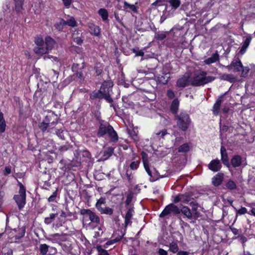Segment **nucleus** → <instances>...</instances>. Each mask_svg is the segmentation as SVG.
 I'll return each mask as SVG.
<instances>
[{
	"mask_svg": "<svg viewBox=\"0 0 255 255\" xmlns=\"http://www.w3.org/2000/svg\"><path fill=\"white\" fill-rule=\"evenodd\" d=\"M132 51L135 54L136 56H143L144 55V52L141 50H139L138 48H133Z\"/></svg>",
	"mask_w": 255,
	"mask_h": 255,
	"instance_id": "6e6d98bb",
	"label": "nucleus"
},
{
	"mask_svg": "<svg viewBox=\"0 0 255 255\" xmlns=\"http://www.w3.org/2000/svg\"><path fill=\"white\" fill-rule=\"evenodd\" d=\"M81 214L83 215H87L89 217L90 220L91 222L96 224L100 223V218L96 214V213L92 211L90 209H83L80 211Z\"/></svg>",
	"mask_w": 255,
	"mask_h": 255,
	"instance_id": "0eeeda50",
	"label": "nucleus"
},
{
	"mask_svg": "<svg viewBox=\"0 0 255 255\" xmlns=\"http://www.w3.org/2000/svg\"><path fill=\"white\" fill-rule=\"evenodd\" d=\"M178 246L177 244L175 242H172L169 245V250L170 252L173 253H176L178 252Z\"/></svg>",
	"mask_w": 255,
	"mask_h": 255,
	"instance_id": "4c0bfd02",
	"label": "nucleus"
},
{
	"mask_svg": "<svg viewBox=\"0 0 255 255\" xmlns=\"http://www.w3.org/2000/svg\"><path fill=\"white\" fill-rule=\"evenodd\" d=\"M118 242V239H113L110 241H108L106 243H105L104 245V247L105 248H107L108 246L113 245L116 243Z\"/></svg>",
	"mask_w": 255,
	"mask_h": 255,
	"instance_id": "052dcab7",
	"label": "nucleus"
},
{
	"mask_svg": "<svg viewBox=\"0 0 255 255\" xmlns=\"http://www.w3.org/2000/svg\"><path fill=\"white\" fill-rule=\"evenodd\" d=\"M96 249L98 252V255H109L108 252L105 249H103L101 246H97Z\"/></svg>",
	"mask_w": 255,
	"mask_h": 255,
	"instance_id": "49530a36",
	"label": "nucleus"
},
{
	"mask_svg": "<svg viewBox=\"0 0 255 255\" xmlns=\"http://www.w3.org/2000/svg\"><path fill=\"white\" fill-rule=\"evenodd\" d=\"M142 162L143 163L144 166L145 165H149L148 164V155L144 151H142L141 153Z\"/></svg>",
	"mask_w": 255,
	"mask_h": 255,
	"instance_id": "8fccbe9b",
	"label": "nucleus"
},
{
	"mask_svg": "<svg viewBox=\"0 0 255 255\" xmlns=\"http://www.w3.org/2000/svg\"><path fill=\"white\" fill-rule=\"evenodd\" d=\"M167 96L169 99H172L175 97L174 92L171 89H168L167 91Z\"/></svg>",
	"mask_w": 255,
	"mask_h": 255,
	"instance_id": "680f3d73",
	"label": "nucleus"
},
{
	"mask_svg": "<svg viewBox=\"0 0 255 255\" xmlns=\"http://www.w3.org/2000/svg\"><path fill=\"white\" fill-rule=\"evenodd\" d=\"M56 124V122H51V117L47 116L43 121L39 123L38 128L43 133L50 132L51 130L55 127Z\"/></svg>",
	"mask_w": 255,
	"mask_h": 255,
	"instance_id": "423d86ee",
	"label": "nucleus"
},
{
	"mask_svg": "<svg viewBox=\"0 0 255 255\" xmlns=\"http://www.w3.org/2000/svg\"><path fill=\"white\" fill-rule=\"evenodd\" d=\"M231 162L234 167H239L242 165V158L239 155H236L232 158Z\"/></svg>",
	"mask_w": 255,
	"mask_h": 255,
	"instance_id": "f3484780",
	"label": "nucleus"
},
{
	"mask_svg": "<svg viewBox=\"0 0 255 255\" xmlns=\"http://www.w3.org/2000/svg\"><path fill=\"white\" fill-rule=\"evenodd\" d=\"M250 68L248 67H244L243 65H242V68L241 71H242V76L244 77H246L248 74Z\"/></svg>",
	"mask_w": 255,
	"mask_h": 255,
	"instance_id": "4d7b16f0",
	"label": "nucleus"
},
{
	"mask_svg": "<svg viewBox=\"0 0 255 255\" xmlns=\"http://www.w3.org/2000/svg\"><path fill=\"white\" fill-rule=\"evenodd\" d=\"M189 150V146L187 143H184L179 146L178 151L180 152H187Z\"/></svg>",
	"mask_w": 255,
	"mask_h": 255,
	"instance_id": "09e8293b",
	"label": "nucleus"
},
{
	"mask_svg": "<svg viewBox=\"0 0 255 255\" xmlns=\"http://www.w3.org/2000/svg\"><path fill=\"white\" fill-rule=\"evenodd\" d=\"M74 41L78 45H81L83 42V40L80 37H74L73 36Z\"/></svg>",
	"mask_w": 255,
	"mask_h": 255,
	"instance_id": "e2e57ef3",
	"label": "nucleus"
},
{
	"mask_svg": "<svg viewBox=\"0 0 255 255\" xmlns=\"http://www.w3.org/2000/svg\"><path fill=\"white\" fill-rule=\"evenodd\" d=\"M168 2L172 7V8L174 9H177L181 4L180 0H169Z\"/></svg>",
	"mask_w": 255,
	"mask_h": 255,
	"instance_id": "e433bc0d",
	"label": "nucleus"
},
{
	"mask_svg": "<svg viewBox=\"0 0 255 255\" xmlns=\"http://www.w3.org/2000/svg\"><path fill=\"white\" fill-rule=\"evenodd\" d=\"M124 7L125 9L129 8L133 12H134V13L137 12V7L135 5L130 4L127 1H125L124 3Z\"/></svg>",
	"mask_w": 255,
	"mask_h": 255,
	"instance_id": "72a5a7b5",
	"label": "nucleus"
},
{
	"mask_svg": "<svg viewBox=\"0 0 255 255\" xmlns=\"http://www.w3.org/2000/svg\"><path fill=\"white\" fill-rule=\"evenodd\" d=\"M11 168L10 166H6L5 167L3 174L6 176L11 173Z\"/></svg>",
	"mask_w": 255,
	"mask_h": 255,
	"instance_id": "69168bd1",
	"label": "nucleus"
},
{
	"mask_svg": "<svg viewBox=\"0 0 255 255\" xmlns=\"http://www.w3.org/2000/svg\"><path fill=\"white\" fill-rule=\"evenodd\" d=\"M193 199L191 198V197L188 195H181V202L184 203L189 204L190 202H191Z\"/></svg>",
	"mask_w": 255,
	"mask_h": 255,
	"instance_id": "a18cd8bd",
	"label": "nucleus"
},
{
	"mask_svg": "<svg viewBox=\"0 0 255 255\" xmlns=\"http://www.w3.org/2000/svg\"><path fill=\"white\" fill-rule=\"evenodd\" d=\"M34 52L38 55H43L48 52L49 50L45 47L41 46H36L33 49Z\"/></svg>",
	"mask_w": 255,
	"mask_h": 255,
	"instance_id": "b1692460",
	"label": "nucleus"
},
{
	"mask_svg": "<svg viewBox=\"0 0 255 255\" xmlns=\"http://www.w3.org/2000/svg\"><path fill=\"white\" fill-rule=\"evenodd\" d=\"M145 170L147 172L148 175L150 176L149 180L151 182H153L156 181L158 179L157 176L155 175V173H153L154 175L152 174L151 171L149 169V165H145L144 166Z\"/></svg>",
	"mask_w": 255,
	"mask_h": 255,
	"instance_id": "a878e982",
	"label": "nucleus"
},
{
	"mask_svg": "<svg viewBox=\"0 0 255 255\" xmlns=\"http://www.w3.org/2000/svg\"><path fill=\"white\" fill-rule=\"evenodd\" d=\"M99 14L102 17L103 21H105L108 19V12L105 8H100L98 11Z\"/></svg>",
	"mask_w": 255,
	"mask_h": 255,
	"instance_id": "c85d7f7f",
	"label": "nucleus"
},
{
	"mask_svg": "<svg viewBox=\"0 0 255 255\" xmlns=\"http://www.w3.org/2000/svg\"><path fill=\"white\" fill-rule=\"evenodd\" d=\"M221 160L223 163L227 166H229V160L226 148L222 146L221 147Z\"/></svg>",
	"mask_w": 255,
	"mask_h": 255,
	"instance_id": "2eb2a0df",
	"label": "nucleus"
},
{
	"mask_svg": "<svg viewBox=\"0 0 255 255\" xmlns=\"http://www.w3.org/2000/svg\"><path fill=\"white\" fill-rule=\"evenodd\" d=\"M189 205L192 207V210L194 215V219L196 220L200 216V213L198 211L199 204L196 201L192 200L189 203Z\"/></svg>",
	"mask_w": 255,
	"mask_h": 255,
	"instance_id": "ddd939ff",
	"label": "nucleus"
},
{
	"mask_svg": "<svg viewBox=\"0 0 255 255\" xmlns=\"http://www.w3.org/2000/svg\"><path fill=\"white\" fill-rule=\"evenodd\" d=\"M99 137L108 136L111 142H116L119 137L113 127L107 122L101 123L97 133Z\"/></svg>",
	"mask_w": 255,
	"mask_h": 255,
	"instance_id": "f257e3e1",
	"label": "nucleus"
},
{
	"mask_svg": "<svg viewBox=\"0 0 255 255\" xmlns=\"http://www.w3.org/2000/svg\"><path fill=\"white\" fill-rule=\"evenodd\" d=\"M132 198L133 194L132 193H129L127 195L126 201L125 202L127 208L128 207H129L130 206H133V205L131 204Z\"/></svg>",
	"mask_w": 255,
	"mask_h": 255,
	"instance_id": "79ce46f5",
	"label": "nucleus"
},
{
	"mask_svg": "<svg viewBox=\"0 0 255 255\" xmlns=\"http://www.w3.org/2000/svg\"><path fill=\"white\" fill-rule=\"evenodd\" d=\"M226 188L230 190H233L237 188V185L234 181L232 180H228L225 184Z\"/></svg>",
	"mask_w": 255,
	"mask_h": 255,
	"instance_id": "473e14b6",
	"label": "nucleus"
},
{
	"mask_svg": "<svg viewBox=\"0 0 255 255\" xmlns=\"http://www.w3.org/2000/svg\"><path fill=\"white\" fill-rule=\"evenodd\" d=\"M242 63L239 59L234 60L230 65L227 66L229 70H233V72H239L241 71Z\"/></svg>",
	"mask_w": 255,
	"mask_h": 255,
	"instance_id": "1a4fd4ad",
	"label": "nucleus"
},
{
	"mask_svg": "<svg viewBox=\"0 0 255 255\" xmlns=\"http://www.w3.org/2000/svg\"><path fill=\"white\" fill-rule=\"evenodd\" d=\"M65 25H67L71 27H75L77 25V22L73 17L70 18L69 19L65 21Z\"/></svg>",
	"mask_w": 255,
	"mask_h": 255,
	"instance_id": "37998d69",
	"label": "nucleus"
},
{
	"mask_svg": "<svg viewBox=\"0 0 255 255\" xmlns=\"http://www.w3.org/2000/svg\"><path fill=\"white\" fill-rule=\"evenodd\" d=\"M222 167L221 163L219 159L212 160L208 164V168L214 172L219 171Z\"/></svg>",
	"mask_w": 255,
	"mask_h": 255,
	"instance_id": "9d476101",
	"label": "nucleus"
},
{
	"mask_svg": "<svg viewBox=\"0 0 255 255\" xmlns=\"http://www.w3.org/2000/svg\"><path fill=\"white\" fill-rule=\"evenodd\" d=\"M14 9L17 13H19L23 9L24 0H13Z\"/></svg>",
	"mask_w": 255,
	"mask_h": 255,
	"instance_id": "aec40b11",
	"label": "nucleus"
},
{
	"mask_svg": "<svg viewBox=\"0 0 255 255\" xmlns=\"http://www.w3.org/2000/svg\"><path fill=\"white\" fill-rule=\"evenodd\" d=\"M250 41H251V39L248 38H247L245 40V41L243 44V45L242 46V49L241 51H242L243 49H246L249 46L250 43Z\"/></svg>",
	"mask_w": 255,
	"mask_h": 255,
	"instance_id": "0e129e2a",
	"label": "nucleus"
},
{
	"mask_svg": "<svg viewBox=\"0 0 255 255\" xmlns=\"http://www.w3.org/2000/svg\"><path fill=\"white\" fill-rule=\"evenodd\" d=\"M114 148L113 147H109L105 151H104L103 155L104 159H107L111 156L114 152Z\"/></svg>",
	"mask_w": 255,
	"mask_h": 255,
	"instance_id": "7c9ffc66",
	"label": "nucleus"
},
{
	"mask_svg": "<svg viewBox=\"0 0 255 255\" xmlns=\"http://www.w3.org/2000/svg\"><path fill=\"white\" fill-rule=\"evenodd\" d=\"M58 215L57 213L50 214L49 217L45 218L44 223L46 225L50 224L55 219Z\"/></svg>",
	"mask_w": 255,
	"mask_h": 255,
	"instance_id": "cd10ccee",
	"label": "nucleus"
},
{
	"mask_svg": "<svg viewBox=\"0 0 255 255\" xmlns=\"http://www.w3.org/2000/svg\"><path fill=\"white\" fill-rule=\"evenodd\" d=\"M215 79V77L207 76L206 72L200 71L192 78L191 85L193 86H203L213 81Z\"/></svg>",
	"mask_w": 255,
	"mask_h": 255,
	"instance_id": "7ed1b4c3",
	"label": "nucleus"
},
{
	"mask_svg": "<svg viewBox=\"0 0 255 255\" xmlns=\"http://www.w3.org/2000/svg\"><path fill=\"white\" fill-rule=\"evenodd\" d=\"M90 33L95 35L99 36L100 34L101 30L99 26L95 25L94 24H91L89 25Z\"/></svg>",
	"mask_w": 255,
	"mask_h": 255,
	"instance_id": "5701e85b",
	"label": "nucleus"
},
{
	"mask_svg": "<svg viewBox=\"0 0 255 255\" xmlns=\"http://www.w3.org/2000/svg\"><path fill=\"white\" fill-rule=\"evenodd\" d=\"M46 47L49 51L51 50L55 44V41L50 36H47L45 38Z\"/></svg>",
	"mask_w": 255,
	"mask_h": 255,
	"instance_id": "412c9836",
	"label": "nucleus"
},
{
	"mask_svg": "<svg viewBox=\"0 0 255 255\" xmlns=\"http://www.w3.org/2000/svg\"><path fill=\"white\" fill-rule=\"evenodd\" d=\"M19 190L18 194L14 195L13 200L16 203L19 210H22L26 204V189L24 185L20 182H18Z\"/></svg>",
	"mask_w": 255,
	"mask_h": 255,
	"instance_id": "20e7f679",
	"label": "nucleus"
},
{
	"mask_svg": "<svg viewBox=\"0 0 255 255\" xmlns=\"http://www.w3.org/2000/svg\"><path fill=\"white\" fill-rule=\"evenodd\" d=\"M134 214L133 206H130L127 208V211L125 216L124 217L125 219V228H127L128 226H130L132 224V219Z\"/></svg>",
	"mask_w": 255,
	"mask_h": 255,
	"instance_id": "6e6552de",
	"label": "nucleus"
},
{
	"mask_svg": "<svg viewBox=\"0 0 255 255\" xmlns=\"http://www.w3.org/2000/svg\"><path fill=\"white\" fill-rule=\"evenodd\" d=\"M224 175L222 173H218L212 179V184L215 186H219L222 183L224 179Z\"/></svg>",
	"mask_w": 255,
	"mask_h": 255,
	"instance_id": "f8f14e48",
	"label": "nucleus"
},
{
	"mask_svg": "<svg viewBox=\"0 0 255 255\" xmlns=\"http://www.w3.org/2000/svg\"><path fill=\"white\" fill-rule=\"evenodd\" d=\"M49 246L45 244H41L39 246V251L42 255H46L48 251Z\"/></svg>",
	"mask_w": 255,
	"mask_h": 255,
	"instance_id": "c9c22d12",
	"label": "nucleus"
},
{
	"mask_svg": "<svg viewBox=\"0 0 255 255\" xmlns=\"http://www.w3.org/2000/svg\"><path fill=\"white\" fill-rule=\"evenodd\" d=\"M6 124L5 122L0 123V133H3L5 130Z\"/></svg>",
	"mask_w": 255,
	"mask_h": 255,
	"instance_id": "338daca9",
	"label": "nucleus"
},
{
	"mask_svg": "<svg viewBox=\"0 0 255 255\" xmlns=\"http://www.w3.org/2000/svg\"><path fill=\"white\" fill-rule=\"evenodd\" d=\"M170 32L173 33L174 37L177 36V35H181V30L177 28L173 27L170 30Z\"/></svg>",
	"mask_w": 255,
	"mask_h": 255,
	"instance_id": "bf43d9fd",
	"label": "nucleus"
},
{
	"mask_svg": "<svg viewBox=\"0 0 255 255\" xmlns=\"http://www.w3.org/2000/svg\"><path fill=\"white\" fill-rule=\"evenodd\" d=\"M65 26V20L63 19H61L60 21L55 23L54 26L56 29L58 31H62L64 28V26Z\"/></svg>",
	"mask_w": 255,
	"mask_h": 255,
	"instance_id": "f704fd0d",
	"label": "nucleus"
},
{
	"mask_svg": "<svg viewBox=\"0 0 255 255\" xmlns=\"http://www.w3.org/2000/svg\"><path fill=\"white\" fill-rule=\"evenodd\" d=\"M95 70L97 76L101 75L103 72V66L102 65H97L95 67Z\"/></svg>",
	"mask_w": 255,
	"mask_h": 255,
	"instance_id": "603ef678",
	"label": "nucleus"
},
{
	"mask_svg": "<svg viewBox=\"0 0 255 255\" xmlns=\"http://www.w3.org/2000/svg\"><path fill=\"white\" fill-rule=\"evenodd\" d=\"M182 213L187 219H192L194 218V215L191 212V210L187 206H182L180 209Z\"/></svg>",
	"mask_w": 255,
	"mask_h": 255,
	"instance_id": "dca6fc26",
	"label": "nucleus"
},
{
	"mask_svg": "<svg viewBox=\"0 0 255 255\" xmlns=\"http://www.w3.org/2000/svg\"><path fill=\"white\" fill-rule=\"evenodd\" d=\"M166 32H157L155 34V38L157 40H163L166 37Z\"/></svg>",
	"mask_w": 255,
	"mask_h": 255,
	"instance_id": "ea45409f",
	"label": "nucleus"
},
{
	"mask_svg": "<svg viewBox=\"0 0 255 255\" xmlns=\"http://www.w3.org/2000/svg\"><path fill=\"white\" fill-rule=\"evenodd\" d=\"M98 211L101 214H107V215H112L113 213V211H114L113 209H112L110 207H102L100 209H99Z\"/></svg>",
	"mask_w": 255,
	"mask_h": 255,
	"instance_id": "2f4dec72",
	"label": "nucleus"
},
{
	"mask_svg": "<svg viewBox=\"0 0 255 255\" xmlns=\"http://www.w3.org/2000/svg\"><path fill=\"white\" fill-rule=\"evenodd\" d=\"M190 83L189 77L188 75H183L178 79L176 82L177 86L184 88L189 85Z\"/></svg>",
	"mask_w": 255,
	"mask_h": 255,
	"instance_id": "9b49d317",
	"label": "nucleus"
},
{
	"mask_svg": "<svg viewBox=\"0 0 255 255\" xmlns=\"http://www.w3.org/2000/svg\"><path fill=\"white\" fill-rule=\"evenodd\" d=\"M106 203V199L104 197H101L97 202L96 204V207L98 210L100 209L102 204H104Z\"/></svg>",
	"mask_w": 255,
	"mask_h": 255,
	"instance_id": "a19ab883",
	"label": "nucleus"
},
{
	"mask_svg": "<svg viewBox=\"0 0 255 255\" xmlns=\"http://www.w3.org/2000/svg\"><path fill=\"white\" fill-rule=\"evenodd\" d=\"M174 120L176 122L177 127L182 131H186L192 123L189 115L184 111H181L178 114L175 115Z\"/></svg>",
	"mask_w": 255,
	"mask_h": 255,
	"instance_id": "f03ea898",
	"label": "nucleus"
},
{
	"mask_svg": "<svg viewBox=\"0 0 255 255\" xmlns=\"http://www.w3.org/2000/svg\"><path fill=\"white\" fill-rule=\"evenodd\" d=\"M172 213L170 204L166 206L159 215L160 218H163Z\"/></svg>",
	"mask_w": 255,
	"mask_h": 255,
	"instance_id": "c756f323",
	"label": "nucleus"
},
{
	"mask_svg": "<svg viewBox=\"0 0 255 255\" xmlns=\"http://www.w3.org/2000/svg\"><path fill=\"white\" fill-rule=\"evenodd\" d=\"M220 79L222 80L229 81L231 83H235L237 81V79L232 74H225L221 75Z\"/></svg>",
	"mask_w": 255,
	"mask_h": 255,
	"instance_id": "4be33fe9",
	"label": "nucleus"
},
{
	"mask_svg": "<svg viewBox=\"0 0 255 255\" xmlns=\"http://www.w3.org/2000/svg\"><path fill=\"white\" fill-rule=\"evenodd\" d=\"M222 99V97H220L213 106V112L215 115H217L219 112L220 107L223 101Z\"/></svg>",
	"mask_w": 255,
	"mask_h": 255,
	"instance_id": "393cba45",
	"label": "nucleus"
},
{
	"mask_svg": "<svg viewBox=\"0 0 255 255\" xmlns=\"http://www.w3.org/2000/svg\"><path fill=\"white\" fill-rule=\"evenodd\" d=\"M219 60V55L218 53V51H216L215 53H214L211 57L205 59L204 60V63L206 64H210L211 63H215L217 61Z\"/></svg>",
	"mask_w": 255,
	"mask_h": 255,
	"instance_id": "6ab92c4d",
	"label": "nucleus"
},
{
	"mask_svg": "<svg viewBox=\"0 0 255 255\" xmlns=\"http://www.w3.org/2000/svg\"><path fill=\"white\" fill-rule=\"evenodd\" d=\"M34 42L37 46H43L44 44L43 38L40 36L35 37Z\"/></svg>",
	"mask_w": 255,
	"mask_h": 255,
	"instance_id": "3c124183",
	"label": "nucleus"
},
{
	"mask_svg": "<svg viewBox=\"0 0 255 255\" xmlns=\"http://www.w3.org/2000/svg\"><path fill=\"white\" fill-rule=\"evenodd\" d=\"M102 90H103V89H100L98 91L93 92L90 95V98L92 100L96 99V98L101 99H104L103 96L102 95V94L101 93Z\"/></svg>",
	"mask_w": 255,
	"mask_h": 255,
	"instance_id": "bb28decb",
	"label": "nucleus"
},
{
	"mask_svg": "<svg viewBox=\"0 0 255 255\" xmlns=\"http://www.w3.org/2000/svg\"><path fill=\"white\" fill-rule=\"evenodd\" d=\"M171 206V212L175 215L179 214L181 213L180 209H179L176 205L171 203L170 204Z\"/></svg>",
	"mask_w": 255,
	"mask_h": 255,
	"instance_id": "c03bdc74",
	"label": "nucleus"
},
{
	"mask_svg": "<svg viewBox=\"0 0 255 255\" xmlns=\"http://www.w3.org/2000/svg\"><path fill=\"white\" fill-rule=\"evenodd\" d=\"M179 101L178 99H174L171 104L170 106V111L173 114L176 115L178 114L177 112L179 110Z\"/></svg>",
	"mask_w": 255,
	"mask_h": 255,
	"instance_id": "a211bd4d",
	"label": "nucleus"
},
{
	"mask_svg": "<svg viewBox=\"0 0 255 255\" xmlns=\"http://www.w3.org/2000/svg\"><path fill=\"white\" fill-rule=\"evenodd\" d=\"M103 228H104V227L102 226L99 227H98L99 231L95 232V235H94V237L96 238L101 237L103 233Z\"/></svg>",
	"mask_w": 255,
	"mask_h": 255,
	"instance_id": "5fc2aeb1",
	"label": "nucleus"
},
{
	"mask_svg": "<svg viewBox=\"0 0 255 255\" xmlns=\"http://www.w3.org/2000/svg\"><path fill=\"white\" fill-rule=\"evenodd\" d=\"M167 134V131L166 129H164L160 131H159L156 133L157 135H160L161 137H163L164 135Z\"/></svg>",
	"mask_w": 255,
	"mask_h": 255,
	"instance_id": "774afa93",
	"label": "nucleus"
},
{
	"mask_svg": "<svg viewBox=\"0 0 255 255\" xmlns=\"http://www.w3.org/2000/svg\"><path fill=\"white\" fill-rule=\"evenodd\" d=\"M128 133L129 134L131 137L134 140L137 141L138 140L137 134L136 132L133 130H129Z\"/></svg>",
	"mask_w": 255,
	"mask_h": 255,
	"instance_id": "13d9d810",
	"label": "nucleus"
},
{
	"mask_svg": "<svg viewBox=\"0 0 255 255\" xmlns=\"http://www.w3.org/2000/svg\"><path fill=\"white\" fill-rule=\"evenodd\" d=\"M58 194V189L53 192L52 194L48 198V202H56V199Z\"/></svg>",
	"mask_w": 255,
	"mask_h": 255,
	"instance_id": "de8ad7c7",
	"label": "nucleus"
},
{
	"mask_svg": "<svg viewBox=\"0 0 255 255\" xmlns=\"http://www.w3.org/2000/svg\"><path fill=\"white\" fill-rule=\"evenodd\" d=\"M234 209L236 210L237 215H244L248 213L247 209L245 207H242L239 210H237L235 207Z\"/></svg>",
	"mask_w": 255,
	"mask_h": 255,
	"instance_id": "864d4df0",
	"label": "nucleus"
},
{
	"mask_svg": "<svg viewBox=\"0 0 255 255\" xmlns=\"http://www.w3.org/2000/svg\"><path fill=\"white\" fill-rule=\"evenodd\" d=\"M131 160L132 161L129 164V168L131 170H136L138 168L140 162L139 156L133 154V156Z\"/></svg>",
	"mask_w": 255,
	"mask_h": 255,
	"instance_id": "4468645a",
	"label": "nucleus"
},
{
	"mask_svg": "<svg viewBox=\"0 0 255 255\" xmlns=\"http://www.w3.org/2000/svg\"><path fill=\"white\" fill-rule=\"evenodd\" d=\"M114 86L113 82L111 80L104 81L100 88L103 89L102 94L108 103H111L113 102V99L111 97L110 93L112 91V88Z\"/></svg>",
	"mask_w": 255,
	"mask_h": 255,
	"instance_id": "39448f33",
	"label": "nucleus"
},
{
	"mask_svg": "<svg viewBox=\"0 0 255 255\" xmlns=\"http://www.w3.org/2000/svg\"><path fill=\"white\" fill-rule=\"evenodd\" d=\"M55 132L59 137L63 140L65 139V134L67 133L66 131L63 129L60 128L56 129Z\"/></svg>",
	"mask_w": 255,
	"mask_h": 255,
	"instance_id": "58836bf2",
	"label": "nucleus"
}]
</instances>
